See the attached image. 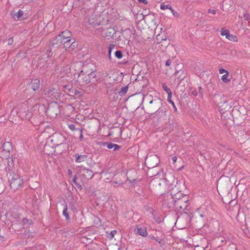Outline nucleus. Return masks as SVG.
<instances>
[{
	"mask_svg": "<svg viewBox=\"0 0 250 250\" xmlns=\"http://www.w3.org/2000/svg\"><path fill=\"white\" fill-rule=\"evenodd\" d=\"M128 86H125L121 88V90L119 91L118 93L120 96L124 95L127 91L128 90Z\"/></svg>",
	"mask_w": 250,
	"mask_h": 250,
	"instance_id": "obj_28",
	"label": "nucleus"
},
{
	"mask_svg": "<svg viewBox=\"0 0 250 250\" xmlns=\"http://www.w3.org/2000/svg\"><path fill=\"white\" fill-rule=\"evenodd\" d=\"M171 12V13H172L173 15L174 16V17H178L179 16V14L178 13L175 11L174 10L171 8V9L170 10Z\"/></svg>",
	"mask_w": 250,
	"mask_h": 250,
	"instance_id": "obj_43",
	"label": "nucleus"
},
{
	"mask_svg": "<svg viewBox=\"0 0 250 250\" xmlns=\"http://www.w3.org/2000/svg\"><path fill=\"white\" fill-rule=\"evenodd\" d=\"M172 7L170 4H166L164 2L162 3L160 5V8L162 10L169 9L170 10Z\"/></svg>",
	"mask_w": 250,
	"mask_h": 250,
	"instance_id": "obj_31",
	"label": "nucleus"
},
{
	"mask_svg": "<svg viewBox=\"0 0 250 250\" xmlns=\"http://www.w3.org/2000/svg\"><path fill=\"white\" fill-rule=\"evenodd\" d=\"M191 94L194 96H197L198 94L197 90L196 89L191 90Z\"/></svg>",
	"mask_w": 250,
	"mask_h": 250,
	"instance_id": "obj_42",
	"label": "nucleus"
},
{
	"mask_svg": "<svg viewBox=\"0 0 250 250\" xmlns=\"http://www.w3.org/2000/svg\"><path fill=\"white\" fill-rule=\"evenodd\" d=\"M12 146L10 142H5L2 144L1 147H0V157L2 159H4V163H6L8 165V161L12 160L13 163V158L10 157L11 151L12 150Z\"/></svg>",
	"mask_w": 250,
	"mask_h": 250,
	"instance_id": "obj_5",
	"label": "nucleus"
},
{
	"mask_svg": "<svg viewBox=\"0 0 250 250\" xmlns=\"http://www.w3.org/2000/svg\"><path fill=\"white\" fill-rule=\"evenodd\" d=\"M89 21V24H91V25H95V24H96V23H95L94 22L91 21H90V20H89V21Z\"/></svg>",
	"mask_w": 250,
	"mask_h": 250,
	"instance_id": "obj_57",
	"label": "nucleus"
},
{
	"mask_svg": "<svg viewBox=\"0 0 250 250\" xmlns=\"http://www.w3.org/2000/svg\"><path fill=\"white\" fill-rule=\"evenodd\" d=\"M121 147V146L117 144H114V146L113 147L114 148V150H117L120 149Z\"/></svg>",
	"mask_w": 250,
	"mask_h": 250,
	"instance_id": "obj_47",
	"label": "nucleus"
},
{
	"mask_svg": "<svg viewBox=\"0 0 250 250\" xmlns=\"http://www.w3.org/2000/svg\"><path fill=\"white\" fill-rule=\"evenodd\" d=\"M93 175L92 171L90 169H83L81 172V177L86 180L91 179Z\"/></svg>",
	"mask_w": 250,
	"mask_h": 250,
	"instance_id": "obj_14",
	"label": "nucleus"
},
{
	"mask_svg": "<svg viewBox=\"0 0 250 250\" xmlns=\"http://www.w3.org/2000/svg\"><path fill=\"white\" fill-rule=\"evenodd\" d=\"M13 41H13V38H10V39H9L8 40V44L9 45H12L13 44Z\"/></svg>",
	"mask_w": 250,
	"mask_h": 250,
	"instance_id": "obj_46",
	"label": "nucleus"
},
{
	"mask_svg": "<svg viewBox=\"0 0 250 250\" xmlns=\"http://www.w3.org/2000/svg\"><path fill=\"white\" fill-rule=\"evenodd\" d=\"M172 195L174 197V199H175V201L180 200H181L184 198V196H188L187 195L183 194L181 191H179Z\"/></svg>",
	"mask_w": 250,
	"mask_h": 250,
	"instance_id": "obj_24",
	"label": "nucleus"
},
{
	"mask_svg": "<svg viewBox=\"0 0 250 250\" xmlns=\"http://www.w3.org/2000/svg\"><path fill=\"white\" fill-rule=\"evenodd\" d=\"M115 55L118 59H121L123 57V53L121 50H117L115 52Z\"/></svg>",
	"mask_w": 250,
	"mask_h": 250,
	"instance_id": "obj_35",
	"label": "nucleus"
},
{
	"mask_svg": "<svg viewBox=\"0 0 250 250\" xmlns=\"http://www.w3.org/2000/svg\"><path fill=\"white\" fill-rule=\"evenodd\" d=\"M115 34V30L114 28H108L105 30V36L107 37L112 38Z\"/></svg>",
	"mask_w": 250,
	"mask_h": 250,
	"instance_id": "obj_22",
	"label": "nucleus"
},
{
	"mask_svg": "<svg viewBox=\"0 0 250 250\" xmlns=\"http://www.w3.org/2000/svg\"><path fill=\"white\" fill-rule=\"evenodd\" d=\"M145 208L147 211H149L151 213H153V209L152 208L147 206H145Z\"/></svg>",
	"mask_w": 250,
	"mask_h": 250,
	"instance_id": "obj_44",
	"label": "nucleus"
},
{
	"mask_svg": "<svg viewBox=\"0 0 250 250\" xmlns=\"http://www.w3.org/2000/svg\"><path fill=\"white\" fill-rule=\"evenodd\" d=\"M78 130H79V131L80 132L79 139L80 140V141H82L83 139V128H78Z\"/></svg>",
	"mask_w": 250,
	"mask_h": 250,
	"instance_id": "obj_40",
	"label": "nucleus"
},
{
	"mask_svg": "<svg viewBox=\"0 0 250 250\" xmlns=\"http://www.w3.org/2000/svg\"><path fill=\"white\" fill-rule=\"evenodd\" d=\"M208 13H211V14H214V15L216 13V10H212V9H208Z\"/></svg>",
	"mask_w": 250,
	"mask_h": 250,
	"instance_id": "obj_48",
	"label": "nucleus"
},
{
	"mask_svg": "<svg viewBox=\"0 0 250 250\" xmlns=\"http://www.w3.org/2000/svg\"><path fill=\"white\" fill-rule=\"evenodd\" d=\"M135 180H133V182H134V183H135Z\"/></svg>",
	"mask_w": 250,
	"mask_h": 250,
	"instance_id": "obj_62",
	"label": "nucleus"
},
{
	"mask_svg": "<svg viewBox=\"0 0 250 250\" xmlns=\"http://www.w3.org/2000/svg\"><path fill=\"white\" fill-rule=\"evenodd\" d=\"M62 39L61 36L59 35L57 36L54 39L51 40L49 44V49L50 50L49 51L48 56L49 53L51 52L53 49L57 48L62 45Z\"/></svg>",
	"mask_w": 250,
	"mask_h": 250,
	"instance_id": "obj_9",
	"label": "nucleus"
},
{
	"mask_svg": "<svg viewBox=\"0 0 250 250\" xmlns=\"http://www.w3.org/2000/svg\"><path fill=\"white\" fill-rule=\"evenodd\" d=\"M68 172L69 174H70L71 173V171L70 170H68Z\"/></svg>",
	"mask_w": 250,
	"mask_h": 250,
	"instance_id": "obj_61",
	"label": "nucleus"
},
{
	"mask_svg": "<svg viewBox=\"0 0 250 250\" xmlns=\"http://www.w3.org/2000/svg\"><path fill=\"white\" fill-rule=\"evenodd\" d=\"M65 138L61 133H55L50 136L47 138V142H50L52 145V147L58 146L60 145L63 144Z\"/></svg>",
	"mask_w": 250,
	"mask_h": 250,
	"instance_id": "obj_6",
	"label": "nucleus"
},
{
	"mask_svg": "<svg viewBox=\"0 0 250 250\" xmlns=\"http://www.w3.org/2000/svg\"><path fill=\"white\" fill-rule=\"evenodd\" d=\"M74 44L75 42L73 41V40L68 39L64 42V43H63V47L65 49H67V48L70 47H72V48H73L75 47Z\"/></svg>",
	"mask_w": 250,
	"mask_h": 250,
	"instance_id": "obj_20",
	"label": "nucleus"
},
{
	"mask_svg": "<svg viewBox=\"0 0 250 250\" xmlns=\"http://www.w3.org/2000/svg\"><path fill=\"white\" fill-rule=\"evenodd\" d=\"M153 239L154 240H156L157 242H158L160 244L161 243V242L162 241V240L160 238H159L158 237L157 238L155 237H153Z\"/></svg>",
	"mask_w": 250,
	"mask_h": 250,
	"instance_id": "obj_52",
	"label": "nucleus"
},
{
	"mask_svg": "<svg viewBox=\"0 0 250 250\" xmlns=\"http://www.w3.org/2000/svg\"><path fill=\"white\" fill-rule=\"evenodd\" d=\"M101 146H106L108 149H111L114 147V144L109 142H102Z\"/></svg>",
	"mask_w": 250,
	"mask_h": 250,
	"instance_id": "obj_29",
	"label": "nucleus"
},
{
	"mask_svg": "<svg viewBox=\"0 0 250 250\" xmlns=\"http://www.w3.org/2000/svg\"><path fill=\"white\" fill-rule=\"evenodd\" d=\"M33 107L29 106L28 104L23 103L18 107L17 114L22 120H29L32 116Z\"/></svg>",
	"mask_w": 250,
	"mask_h": 250,
	"instance_id": "obj_3",
	"label": "nucleus"
},
{
	"mask_svg": "<svg viewBox=\"0 0 250 250\" xmlns=\"http://www.w3.org/2000/svg\"><path fill=\"white\" fill-rule=\"evenodd\" d=\"M154 219L156 222L158 223H160L161 222V219L160 217H154Z\"/></svg>",
	"mask_w": 250,
	"mask_h": 250,
	"instance_id": "obj_53",
	"label": "nucleus"
},
{
	"mask_svg": "<svg viewBox=\"0 0 250 250\" xmlns=\"http://www.w3.org/2000/svg\"><path fill=\"white\" fill-rule=\"evenodd\" d=\"M71 86L70 85H63V89L65 93L69 92L71 91Z\"/></svg>",
	"mask_w": 250,
	"mask_h": 250,
	"instance_id": "obj_34",
	"label": "nucleus"
},
{
	"mask_svg": "<svg viewBox=\"0 0 250 250\" xmlns=\"http://www.w3.org/2000/svg\"><path fill=\"white\" fill-rule=\"evenodd\" d=\"M77 81L80 85H85L90 83L89 77L88 74L80 72L78 76Z\"/></svg>",
	"mask_w": 250,
	"mask_h": 250,
	"instance_id": "obj_10",
	"label": "nucleus"
},
{
	"mask_svg": "<svg viewBox=\"0 0 250 250\" xmlns=\"http://www.w3.org/2000/svg\"><path fill=\"white\" fill-rule=\"evenodd\" d=\"M63 209L62 211V214L65 217L66 220L68 221L70 220V217L69 215V213L67 211L68 209V206L66 204V203L64 201V203L63 204Z\"/></svg>",
	"mask_w": 250,
	"mask_h": 250,
	"instance_id": "obj_21",
	"label": "nucleus"
},
{
	"mask_svg": "<svg viewBox=\"0 0 250 250\" xmlns=\"http://www.w3.org/2000/svg\"><path fill=\"white\" fill-rule=\"evenodd\" d=\"M171 61H170V59H168V60H167L166 62L165 65H166V66H169V65H170V64H171Z\"/></svg>",
	"mask_w": 250,
	"mask_h": 250,
	"instance_id": "obj_50",
	"label": "nucleus"
},
{
	"mask_svg": "<svg viewBox=\"0 0 250 250\" xmlns=\"http://www.w3.org/2000/svg\"><path fill=\"white\" fill-rule=\"evenodd\" d=\"M44 95L47 98H49L51 100L57 99L60 97L59 89L57 87H49L44 90Z\"/></svg>",
	"mask_w": 250,
	"mask_h": 250,
	"instance_id": "obj_7",
	"label": "nucleus"
},
{
	"mask_svg": "<svg viewBox=\"0 0 250 250\" xmlns=\"http://www.w3.org/2000/svg\"><path fill=\"white\" fill-rule=\"evenodd\" d=\"M229 34V31L228 29L224 30L223 29L221 32V35L223 36H225L226 37V35Z\"/></svg>",
	"mask_w": 250,
	"mask_h": 250,
	"instance_id": "obj_37",
	"label": "nucleus"
},
{
	"mask_svg": "<svg viewBox=\"0 0 250 250\" xmlns=\"http://www.w3.org/2000/svg\"><path fill=\"white\" fill-rule=\"evenodd\" d=\"M69 128L70 130H71L72 131H75L76 130H78V128H76L75 127V126L73 124H71L69 125Z\"/></svg>",
	"mask_w": 250,
	"mask_h": 250,
	"instance_id": "obj_39",
	"label": "nucleus"
},
{
	"mask_svg": "<svg viewBox=\"0 0 250 250\" xmlns=\"http://www.w3.org/2000/svg\"><path fill=\"white\" fill-rule=\"evenodd\" d=\"M178 73V71H176L174 73V75L176 76L177 75V74Z\"/></svg>",
	"mask_w": 250,
	"mask_h": 250,
	"instance_id": "obj_60",
	"label": "nucleus"
},
{
	"mask_svg": "<svg viewBox=\"0 0 250 250\" xmlns=\"http://www.w3.org/2000/svg\"><path fill=\"white\" fill-rule=\"evenodd\" d=\"M190 204L188 196H184L181 200H177L175 203V208L177 210H182L184 211L185 214L188 216L189 213H191L192 209L189 207Z\"/></svg>",
	"mask_w": 250,
	"mask_h": 250,
	"instance_id": "obj_4",
	"label": "nucleus"
},
{
	"mask_svg": "<svg viewBox=\"0 0 250 250\" xmlns=\"http://www.w3.org/2000/svg\"><path fill=\"white\" fill-rule=\"evenodd\" d=\"M166 112L167 111L165 109H163V107L162 105L159 107L157 110L156 109L155 112L152 113L151 115H158L161 117H165L166 115Z\"/></svg>",
	"mask_w": 250,
	"mask_h": 250,
	"instance_id": "obj_17",
	"label": "nucleus"
},
{
	"mask_svg": "<svg viewBox=\"0 0 250 250\" xmlns=\"http://www.w3.org/2000/svg\"><path fill=\"white\" fill-rule=\"evenodd\" d=\"M229 76V72H227V73H226L225 74L223 75L222 76L221 79H222V81L224 83H228V82H230V79L228 78Z\"/></svg>",
	"mask_w": 250,
	"mask_h": 250,
	"instance_id": "obj_30",
	"label": "nucleus"
},
{
	"mask_svg": "<svg viewBox=\"0 0 250 250\" xmlns=\"http://www.w3.org/2000/svg\"><path fill=\"white\" fill-rule=\"evenodd\" d=\"M226 38L229 41L236 42L238 41V38L236 36L230 34V33L226 35Z\"/></svg>",
	"mask_w": 250,
	"mask_h": 250,
	"instance_id": "obj_27",
	"label": "nucleus"
},
{
	"mask_svg": "<svg viewBox=\"0 0 250 250\" xmlns=\"http://www.w3.org/2000/svg\"><path fill=\"white\" fill-rule=\"evenodd\" d=\"M115 45L113 44H110L108 47V56L109 58H111V53L112 50L114 48Z\"/></svg>",
	"mask_w": 250,
	"mask_h": 250,
	"instance_id": "obj_36",
	"label": "nucleus"
},
{
	"mask_svg": "<svg viewBox=\"0 0 250 250\" xmlns=\"http://www.w3.org/2000/svg\"><path fill=\"white\" fill-rule=\"evenodd\" d=\"M77 180V178H76V176H74L72 179V181L74 183V184L78 187V188H81V186L76 181Z\"/></svg>",
	"mask_w": 250,
	"mask_h": 250,
	"instance_id": "obj_38",
	"label": "nucleus"
},
{
	"mask_svg": "<svg viewBox=\"0 0 250 250\" xmlns=\"http://www.w3.org/2000/svg\"><path fill=\"white\" fill-rule=\"evenodd\" d=\"M11 16L15 19H17L20 20L24 19L23 17V11L20 9L17 12L15 11H11L10 12Z\"/></svg>",
	"mask_w": 250,
	"mask_h": 250,
	"instance_id": "obj_16",
	"label": "nucleus"
},
{
	"mask_svg": "<svg viewBox=\"0 0 250 250\" xmlns=\"http://www.w3.org/2000/svg\"><path fill=\"white\" fill-rule=\"evenodd\" d=\"M176 202L172 194L167 193L163 196V206L169 209L175 208Z\"/></svg>",
	"mask_w": 250,
	"mask_h": 250,
	"instance_id": "obj_8",
	"label": "nucleus"
},
{
	"mask_svg": "<svg viewBox=\"0 0 250 250\" xmlns=\"http://www.w3.org/2000/svg\"><path fill=\"white\" fill-rule=\"evenodd\" d=\"M113 184H114V185H113V186H114V187L116 186V185H118V186H122V185H123V183H120V184H118V182H117V181H114V182H113Z\"/></svg>",
	"mask_w": 250,
	"mask_h": 250,
	"instance_id": "obj_51",
	"label": "nucleus"
},
{
	"mask_svg": "<svg viewBox=\"0 0 250 250\" xmlns=\"http://www.w3.org/2000/svg\"><path fill=\"white\" fill-rule=\"evenodd\" d=\"M40 81L38 79H35L32 80L30 83V86L31 88L34 91H37L40 87Z\"/></svg>",
	"mask_w": 250,
	"mask_h": 250,
	"instance_id": "obj_18",
	"label": "nucleus"
},
{
	"mask_svg": "<svg viewBox=\"0 0 250 250\" xmlns=\"http://www.w3.org/2000/svg\"><path fill=\"white\" fill-rule=\"evenodd\" d=\"M162 88L163 90L167 94V97H172V92L170 89L167 86L165 83H162Z\"/></svg>",
	"mask_w": 250,
	"mask_h": 250,
	"instance_id": "obj_25",
	"label": "nucleus"
},
{
	"mask_svg": "<svg viewBox=\"0 0 250 250\" xmlns=\"http://www.w3.org/2000/svg\"><path fill=\"white\" fill-rule=\"evenodd\" d=\"M67 40V39H66L62 38V44L63 45V43H64V42H65Z\"/></svg>",
	"mask_w": 250,
	"mask_h": 250,
	"instance_id": "obj_58",
	"label": "nucleus"
},
{
	"mask_svg": "<svg viewBox=\"0 0 250 250\" xmlns=\"http://www.w3.org/2000/svg\"><path fill=\"white\" fill-rule=\"evenodd\" d=\"M87 156L86 155H79L76 154L75 155V161L77 163H81L86 160Z\"/></svg>",
	"mask_w": 250,
	"mask_h": 250,
	"instance_id": "obj_19",
	"label": "nucleus"
},
{
	"mask_svg": "<svg viewBox=\"0 0 250 250\" xmlns=\"http://www.w3.org/2000/svg\"><path fill=\"white\" fill-rule=\"evenodd\" d=\"M172 160L173 163H175L177 160V157L176 156H173L172 158Z\"/></svg>",
	"mask_w": 250,
	"mask_h": 250,
	"instance_id": "obj_56",
	"label": "nucleus"
},
{
	"mask_svg": "<svg viewBox=\"0 0 250 250\" xmlns=\"http://www.w3.org/2000/svg\"><path fill=\"white\" fill-rule=\"evenodd\" d=\"M149 104H151V106L149 108L152 111H155L163 104L162 100L159 98L151 100L149 102Z\"/></svg>",
	"mask_w": 250,
	"mask_h": 250,
	"instance_id": "obj_13",
	"label": "nucleus"
},
{
	"mask_svg": "<svg viewBox=\"0 0 250 250\" xmlns=\"http://www.w3.org/2000/svg\"><path fill=\"white\" fill-rule=\"evenodd\" d=\"M94 70H96L95 66L93 63H89L83 64L80 72L83 74H88Z\"/></svg>",
	"mask_w": 250,
	"mask_h": 250,
	"instance_id": "obj_15",
	"label": "nucleus"
},
{
	"mask_svg": "<svg viewBox=\"0 0 250 250\" xmlns=\"http://www.w3.org/2000/svg\"><path fill=\"white\" fill-rule=\"evenodd\" d=\"M134 233L137 235H139L143 237H146L148 233L146 230V228L141 225H137L133 230Z\"/></svg>",
	"mask_w": 250,
	"mask_h": 250,
	"instance_id": "obj_12",
	"label": "nucleus"
},
{
	"mask_svg": "<svg viewBox=\"0 0 250 250\" xmlns=\"http://www.w3.org/2000/svg\"><path fill=\"white\" fill-rule=\"evenodd\" d=\"M61 36L62 39L64 38L66 39H70V37L71 35V32L68 30H65L59 35Z\"/></svg>",
	"mask_w": 250,
	"mask_h": 250,
	"instance_id": "obj_23",
	"label": "nucleus"
},
{
	"mask_svg": "<svg viewBox=\"0 0 250 250\" xmlns=\"http://www.w3.org/2000/svg\"><path fill=\"white\" fill-rule=\"evenodd\" d=\"M5 120V119L3 116H0V123L3 122Z\"/></svg>",
	"mask_w": 250,
	"mask_h": 250,
	"instance_id": "obj_54",
	"label": "nucleus"
},
{
	"mask_svg": "<svg viewBox=\"0 0 250 250\" xmlns=\"http://www.w3.org/2000/svg\"><path fill=\"white\" fill-rule=\"evenodd\" d=\"M80 0H76V1H79Z\"/></svg>",
	"mask_w": 250,
	"mask_h": 250,
	"instance_id": "obj_64",
	"label": "nucleus"
},
{
	"mask_svg": "<svg viewBox=\"0 0 250 250\" xmlns=\"http://www.w3.org/2000/svg\"><path fill=\"white\" fill-rule=\"evenodd\" d=\"M167 102L169 103H170V104H171L174 111L175 112H177V108H176V106H175V105L174 104V103L171 100V97H167Z\"/></svg>",
	"mask_w": 250,
	"mask_h": 250,
	"instance_id": "obj_32",
	"label": "nucleus"
},
{
	"mask_svg": "<svg viewBox=\"0 0 250 250\" xmlns=\"http://www.w3.org/2000/svg\"><path fill=\"white\" fill-rule=\"evenodd\" d=\"M198 93L199 94V97L201 98H203L204 97V90L201 86H199L198 87Z\"/></svg>",
	"mask_w": 250,
	"mask_h": 250,
	"instance_id": "obj_33",
	"label": "nucleus"
},
{
	"mask_svg": "<svg viewBox=\"0 0 250 250\" xmlns=\"http://www.w3.org/2000/svg\"><path fill=\"white\" fill-rule=\"evenodd\" d=\"M145 163L148 165L147 167H154L158 164V158L156 155H151L146 157Z\"/></svg>",
	"mask_w": 250,
	"mask_h": 250,
	"instance_id": "obj_11",
	"label": "nucleus"
},
{
	"mask_svg": "<svg viewBox=\"0 0 250 250\" xmlns=\"http://www.w3.org/2000/svg\"><path fill=\"white\" fill-rule=\"evenodd\" d=\"M244 19L245 21H249L250 20V16L249 14L245 13L244 15Z\"/></svg>",
	"mask_w": 250,
	"mask_h": 250,
	"instance_id": "obj_41",
	"label": "nucleus"
},
{
	"mask_svg": "<svg viewBox=\"0 0 250 250\" xmlns=\"http://www.w3.org/2000/svg\"><path fill=\"white\" fill-rule=\"evenodd\" d=\"M213 100L215 104L219 107L221 112L224 113L231 108L227 98L223 94H215L213 96Z\"/></svg>",
	"mask_w": 250,
	"mask_h": 250,
	"instance_id": "obj_2",
	"label": "nucleus"
},
{
	"mask_svg": "<svg viewBox=\"0 0 250 250\" xmlns=\"http://www.w3.org/2000/svg\"><path fill=\"white\" fill-rule=\"evenodd\" d=\"M135 180H133V182H134V183H135Z\"/></svg>",
	"mask_w": 250,
	"mask_h": 250,
	"instance_id": "obj_63",
	"label": "nucleus"
},
{
	"mask_svg": "<svg viewBox=\"0 0 250 250\" xmlns=\"http://www.w3.org/2000/svg\"><path fill=\"white\" fill-rule=\"evenodd\" d=\"M96 70H94L91 71L88 74V77H89L90 83L93 80L94 81H97L96 79V73L95 72Z\"/></svg>",
	"mask_w": 250,
	"mask_h": 250,
	"instance_id": "obj_26",
	"label": "nucleus"
},
{
	"mask_svg": "<svg viewBox=\"0 0 250 250\" xmlns=\"http://www.w3.org/2000/svg\"><path fill=\"white\" fill-rule=\"evenodd\" d=\"M116 233V230L111 231V233H110V235H111V237H113Z\"/></svg>",
	"mask_w": 250,
	"mask_h": 250,
	"instance_id": "obj_55",
	"label": "nucleus"
},
{
	"mask_svg": "<svg viewBox=\"0 0 250 250\" xmlns=\"http://www.w3.org/2000/svg\"><path fill=\"white\" fill-rule=\"evenodd\" d=\"M140 3H143L144 4H146L148 3V1L147 0H137Z\"/></svg>",
	"mask_w": 250,
	"mask_h": 250,
	"instance_id": "obj_49",
	"label": "nucleus"
},
{
	"mask_svg": "<svg viewBox=\"0 0 250 250\" xmlns=\"http://www.w3.org/2000/svg\"><path fill=\"white\" fill-rule=\"evenodd\" d=\"M10 187L14 191L20 188L22 184V179L15 172L12 160L8 161V166L5 168Z\"/></svg>",
	"mask_w": 250,
	"mask_h": 250,
	"instance_id": "obj_1",
	"label": "nucleus"
},
{
	"mask_svg": "<svg viewBox=\"0 0 250 250\" xmlns=\"http://www.w3.org/2000/svg\"><path fill=\"white\" fill-rule=\"evenodd\" d=\"M80 93V91L77 90H75V91L74 92V94L75 95H78V94H79Z\"/></svg>",
	"mask_w": 250,
	"mask_h": 250,
	"instance_id": "obj_59",
	"label": "nucleus"
},
{
	"mask_svg": "<svg viewBox=\"0 0 250 250\" xmlns=\"http://www.w3.org/2000/svg\"><path fill=\"white\" fill-rule=\"evenodd\" d=\"M227 72H228V71L227 70L224 69V68H220L219 69V72L221 74H223L224 73H227Z\"/></svg>",
	"mask_w": 250,
	"mask_h": 250,
	"instance_id": "obj_45",
	"label": "nucleus"
}]
</instances>
